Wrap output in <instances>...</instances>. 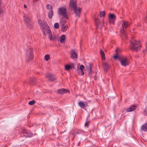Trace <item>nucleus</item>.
Returning a JSON list of instances; mask_svg holds the SVG:
<instances>
[{"mask_svg": "<svg viewBox=\"0 0 147 147\" xmlns=\"http://www.w3.org/2000/svg\"><path fill=\"white\" fill-rule=\"evenodd\" d=\"M32 2L34 4L37 3L39 2V0H32Z\"/></svg>", "mask_w": 147, "mask_h": 147, "instance_id": "obj_32", "label": "nucleus"}, {"mask_svg": "<svg viewBox=\"0 0 147 147\" xmlns=\"http://www.w3.org/2000/svg\"><path fill=\"white\" fill-rule=\"evenodd\" d=\"M129 23L127 22H124V21L123 22L122 27L123 29L122 30H121V32L123 34L126 39H127V36L124 28H127L129 26Z\"/></svg>", "mask_w": 147, "mask_h": 147, "instance_id": "obj_6", "label": "nucleus"}, {"mask_svg": "<svg viewBox=\"0 0 147 147\" xmlns=\"http://www.w3.org/2000/svg\"><path fill=\"white\" fill-rule=\"evenodd\" d=\"M105 11H103L102 12H100V16L101 17H103L105 16Z\"/></svg>", "mask_w": 147, "mask_h": 147, "instance_id": "obj_30", "label": "nucleus"}, {"mask_svg": "<svg viewBox=\"0 0 147 147\" xmlns=\"http://www.w3.org/2000/svg\"><path fill=\"white\" fill-rule=\"evenodd\" d=\"M65 39V36L64 35H62L61 37L60 41L61 43L64 42Z\"/></svg>", "mask_w": 147, "mask_h": 147, "instance_id": "obj_24", "label": "nucleus"}, {"mask_svg": "<svg viewBox=\"0 0 147 147\" xmlns=\"http://www.w3.org/2000/svg\"><path fill=\"white\" fill-rule=\"evenodd\" d=\"M144 114L147 115V107L146 108L144 112Z\"/></svg>", "mask_w": 147, "mask_h": 147, "instance_id": "obj_36", "label": "nucleus"}, {"mask_svg": "<svg viewBox=\"0 0 147 147\" xmlns=\"http://www.w3.org/2000/svg\"><path fill=\"white\" fill-rule=\"evenodd\" d=\"M69 7L71 10L75 12L77 16L79 18L81 9L80 7H77L76 1L74 0H70Z\"/></svg>", "mask_w": 147, "mask_h": 147, "instance_id": "obj_1", "label": "nucleus"}, {"mask_svg": "<svg viewBox=\"0 0 147 147\" xmlns=\"http://www.w3.org/2000/svg\"><path fill=\"white\" fill-rule=\"evenodd\" d=\"M87 123L86 122L85 124V125L86 126H87Z\"/></svg>", "mask_w": 147, "mask_h": 147, "instance_id": "obj_40", "label": "nucleus"}, {"mask_svg": "<svg viewBox=\"0 0 147 147\" xmlns=\"http://www.w3.org/2000/svg\"><path fill=\"white\" fill-rule=\"evenodd\" d=\"M95 21L96 27L99 28V29L101 30L102 27L104 25L103 22H100L98 19H95Z\"/></svg>", "mask_w": 147, "mask_h": 147, "instance_id": "obj_11", "label": "nucleus"}, {"mask_svg": "<svg viewBox=\"0 0 147 147\" xmlns=\"http://www.w3.org/2000/svg\"><path fill=\"white\" fill-rule=\"evenodd\" d=\"M109 21L112 24H113L114 22L116 19V16L114 14L111 13L109 15Z\"/></svg>", "mask_w": 147, "mask_h": 147, "instance_id": "obj_12", "label": "nucleus"}, {"mask_svg": "<svg viewBox=\"0 0 147 147\" xmlns=\"http://www.w3.org/2000/svg\"><path fill=\"white\" fill-rule=\"evenodd\" d=\"M45 76L51 81H53L55 80V78L54 76H52L50 73L46 74Z\"/></svg>", "mask_w": 147, "mask_h": 147, "instance_id": "obj_13", "label": "nucleus"}, {"mask_svg": "<svg viewBox=\"0 0 147 147\" xmlns=\"http://www.w3.org/2000/svg\"><path fill=\"white\" fill-rule=\"evenodd\" d=\"M102 64L104 71L105 72L107 71L111 67L110 64L107 62H103Z\"/></svg>", "mask_w": 147, "mask_h": 147, "instance_id": "obj_10", "label": "nucleus"}, {"mask_svg": "<svg viewBox=\"0 0 147 147\" xmlns=\"http://www.w3.org/2000/svg\"><path fill=\"white\" fill-rule=\"evenodd\" d=\"M26 54L27 57L28 58V61L32 60L33 57V54L32 53V48L31 47L27 49Z\"/></svg>", "mask_w": 147, "mask_h": 147, "instance_id": "obj_7", "label": "nucleus"}, {"mask_svg": "<svg viewBox=\"0 0 147 147\" xmlns=\"http://www.w3.org/2000/svg\"><path fill=\"white\" fill-rule=\"evenodd\" d=\"M68 92V90L64 88H61L59 89L57 93L60 94H63Z\"/></svg>", "mask_w": 147, "mask_h": 147, "instance_id": "obj_15", "label": "nucleus"}, {"mask_svg": "<svg viewBox=\"0 0 147 147\" xmlns=\"http://www.w3.org/2000/svg\"><path fill=\"white\" fill-rule=\"evenodd\" d=\"M46 7L47 9L50 10H53V7L52 6L49 4H47L46 6Z\"/></svg>", "mask_w": 147, "mask_h": 147, "instance_id": "obj_27", "label": "nucleus"}, {"mask_svg": "<svg viewBox=\"0 0 147 147\" xmlns=\"http://www.w3.org/2000/svg\"><path fill=\"white\" fill-rule=\"evenodd\" d=\"M82 131H75L74 132V133L73 134H76V133L77 134H79L81 133Z\"/></svg>", "mask_w": 147, "mask_h": 147, "instance_id": "obj_35", "label": "nucleus"}, {"mask_svg": "<svg viewBox=\"0 0 147 147\" xmlns=\"http://www.w3.org/2000/svg\"><path fill=\"white\" fill-rule=\"evenodd\" d=\"M65 70L67 71L69 70L72 68L71 66L69 65H65Z\"/></svg>", "mask_w": 147, "mask_h": 147, "instance_id": "obj_26", "label": "nucleus"}, {"mask_svg": "<svg viewBox=\"0 0 147 147\" xmlns=\"http://www.w3.org/2000/svg\"><path fill=\"white\" fill-rule=\"evenodd\" d=\"M136 107H137V106L136 105H133V106H131L127 108L126 110V111L127 112H131L134 110Z\"/></svg>", "mask_w": 147, "mask_h": 147, "instance_id": "obj_16", "label": "nucleus"}, {"mask_svg": "<svg viewBox=\"0 0 147 147\" xmlns=\"http://www.w3.org/2000/svg\"><path fill=\"white\" fill-rule=\"evenodd\" d=\"M84 69V67L83 65H81L80 67V69L81 70L79 74L80 75L83 76L84 74V72L83 70Z\"/></svg>", "mask_w": 147, "mask_h": 147, "instance_id": "obj_19", "label": "nucleus"}, {"mask_svg": "<svg viewBox=\"0 0 147 147\" xmlns=\"http://www.w3.org/2000/svg\"><path fill=\"white\" fill-rule=\"evenodd\" d=\"M1 0H0V14L2 12V6L1 5Z\"/></svg>", "mask_w": 147, "mask_h": 147, "instance_id": "obj_37", "label": "nucleus"}, {"mask_svg": "<svg viewBox=\"0 0 147 147\" xmlns=\"http://www.w3.org/2000/svg\"><path fill=\"white\" fill-rule=\"evenodd\" d=\"M61 26L62 27V31L63 32H65L67 30L68 28V26L67 25H62V24H61Z\"/></svg>", "mask_w": 147, "mask_h": 147, "instance_id": "obj_22", "label": "nucleus"}, {"mask_svg": "<svg viewBox=\"0 0 147 147\" xmlns=\"http://www.w3.org/2000/svg\"><path fill=\"white\" fill-rule=\"evenodd\" d=\"M78 105L81 108L84 109L86 106L87 104L86 102L84 103L80 101L79 102Z\"/></svg>", "mask_w": 147, "mask_h": 147, "instance_id": "obj_18", "label": "nucleus"}, {"mask_svg": "<svg viewBox=\"0 0 147 147\" xmlns=\"http://www.w3.org/2000/svg\"><path fill=\"white\" fill-rule=\"evenodd\" d=\"M115 59H117L118 58L119 56L118 55H115L113 57Z\"/></svg>", "mask_w": 147, "mask_h": 147, "instance_id": "obj_38", "label": "nucleus"}, {"mask_svg": "<svg viewBox=\"0 0 147 147\" xmlns=\"http://www.w3.org/2000/svg\"><path fill=\"white\" fill-rule=\"evenodd\" d=\"M53 15V10H51L48 14V16L49 19H51Z\"/></svg>", "mask_w": 147, "mask_h": 147, "instance_id": "obj_25", "label": "nucleus"}, {"mask_svg": "<svg viewBox=\"0 0 147 147\" xmlns=\"http://www.w3.org/2000/svg\"><path fill=\"white\" fill-rule=\"evenodd\" d=\"M48 30L47 32L46 31V30H45V32L46 33V35H44V36H46L47 33L49 35V39L50 40H53L52 36L51 34V31L49 30V28L48 29Z\"/></svg>", "mask_w": 147, "mask_h": 147, "instance_id": "obj_17", "label": "nucleus"}, {"mask_svg": "<svg viewBox=\"0 0 147 147\" xmlns=\"http://www.w3.org/2000/svg\"><path fill=\"white\" fill-rule=\"evenodd\" d=\"M50 59V55L49 54H47L45 55V60L47 61H48Z\"/></svg>", "mask_w": 147, "mask_h": 147, "instance_id": "obj_28", "label": "nucleus"}, {"mask_svg": "<svg viewBox=\"0 0 147 147\" xmlns=\"http://www.w3.org/2000/svg\"><path fill=\"white\" fill-rule=\"evenodd\" d=\"M21 131L24 136L26 138L30 137L33 136L32 134L30 131L23 129Z\"/></svg>", "mask_w": 147, "mask_h": 147, "instance_id": "obj_8", "label": "nucleus"}, {"mask_svg": "<svg viewBox=\"0 0 147 147\" xmlns=\"http://www.w3.org/2000/svg\"><path fill=\"white\" fill-rule=\"evenodd\" d=\"M130 48L132 51H137L139 50L141 47L139 41L133 39L132 41L130 42Z\"/></svg>", "mask_w": 147, "mask_h": 147, "instance_id": "obj_2", "label": "nucleus"}, {"mask_svg": "<svg viewBox=\"0 0 147 147\" xmlns=\"http://www.w3.org/2000/svg\"><path fill=\"white\" fill-rule=\"evenodd\" d=\"M54 27L56 29L59 28V24L58 23H55L54 25Z\"/></svg>", "mask_w": 147, "mask_h": 147, "instance_id": "obj_29", "label": "nucleus"}, {"mask_svg": "<svg viewBox=\"0 0 147 147\" xmlns=\"http://www.w3.org/2000/svg\"><path fill=\"white\" fill-rule=\"evenodd\" d=\"M86 68L89 71V73H90L91 71L90 64L89 63H87L86 65Z\"/></svg>", "mask_w": 147, "mask_h": 147, "instance_id": "obj_21", "label": "nucleus"}, {"mask_svg": "<svg viewBox=\"0 0 147 147\" xmlns=\"http://www.w3.org/2000/svg\"><path fill=\"white\" fill-rule=\"evenodd\" d=\"M65 21H63L62 22H61V24H62V25H65Z\"/></svg>", "mask_w": 147, "mask_h": 147, "instance_id": "obj_39", "label": "nucleus"}, {"mask_svg": "<svg viewBox=\"0 0 147 147\" xmlns=\"http://www.w3.org/2000/svg\"><path fill=\"white\" fill-rule=\"evenodd\" d=\"M24 10L26 11H27L28 10V8H27V6L26 4H24Z\"/></svg>", "mask_w": 147, "mask_h": 147, "instance_id": "obj_33", "label": "nucleus"}, {"mask_svg": "<svg viewBox=\"0 0 147 147\" xmlns=\"http://www.w3.org/2000/svg\"><path fill=\"white\" fill-rule=\"evenodd\" d=\"M146 23H147V16L146 17Z\"/></svg>", "mask_w": 147, "mask_h": 147, "instance_id": "obj_42", "label": "nucleus"}, {"mask_svg": "<svg viewBox=\"0 0 147 147\" xmlns=\"http://www.w3.org/2000/svg\"><path fill=\"white\" fill-rule=\"evenodd\" d=\"M142 129L144 131H147V123H144L142 127Z\"/></svg>", "mask_w": 147, "mask_h": 147, "instance_id": "obj_20", "label": "nucleus"}, {"mask_svg": "<svg viewBox=\"0 0 147 147\" xmlns=\"http://www.w3.org/2000/svg\"><path fill=\"white\" fill-rule=\"evenodd\" d=\"M35 81V79L34 78H31L30 80V83H31L32 82H34Z\"/></svg>", "mask_w": 147, "mask_h": 147, "instance_id": "obj_34", "label": "nucleus"}, {"mask_svg": "<svg viewBox=\"0 0 147 147\" xmlns=\"http://www.w3.org/2000/svg\"><path fill=\"white\" fill-rule=\"evenodd\" d=\"M71 58L73 59L76 58L77 57V55L76 52L74 50H72L71 52Z\"/></svg>", "mask_w": 147, "mask_h": 147, "instance_id": "obj_14", "label": "nucleus"}, {"mask_svg": "<svg viewBox=\"0 0 147 147\" xmlns=\"http://www.w3.org/2000/svg\"><path fill=\"white\" fill-rule=\"evenodd\" d=\"M100 53L102 59L104 60L105 59V54L103 51L102 49H100Z\"/></svg>", "mask_w": 147, "mask_h": 147, "instance_id": "obj_23", "label": "nucleus"}, {"mask_svg": "<svg viewBox=\"0 0 147 147\" xmlns=\"http://www.w3.org/2000/svg\"><path fill=\"white\" fill-rule=\"evenodd\" d=\"M71 65L72 66L74 65V63H71Z\"/></svg>", "mask_w": 147, "mask_h": 147, "instance_id": "obj_41", "label": "nucleus"}, {"mask_svg": "<svg viewBox=\"0 0 147 147\" xmlns=\"http://www.w3.org/2000/svg\"><path fill=\"white\" fill-rule=\"evenodd\" d=\"M29 13H24L23 16L24 20L25 25L29 28H30L32 27V23L30 18L28 16Z\"/></svg>", "mask_w": 147, "mask_h": 147, "instance_id": "obj_3", "label": "nucleus"}, {"mask_svg": "<svg viewBox=\"0 0 147 147\" xmlns=\"http://www.w3.org/2000/svg\"><path fill=\"white\" fill-rule=\"evenodd\" d=\"M38 22L40 26L43 34L44 35H46V33L45 32V30H46V31L47 32L49 31L48 29L49 28V27L47 25V23L45 22L42 23V21L40 20H38Z\"/></svg>", "mask_w": 147, "mask_h": 147, "instance_id": "obj_5", "label": "nucleus"}, {"mask_svg": "<svg viewBox=\"0 0 147 147\" xmlns=\"http://www.w3.org/2000/svg\"><path fill=\"white\" fill-rule=\"evenodd\" d=\"M35 102L34 100L31 101L29 102L28 104L31 105H32L34 104Z\"/></svg>", "mask_w": 147, "mask_h": 147, "instance_id": "obj_31", "label": "nucleus"}, {"mask_svg": "<svg viewBox=\"0 0 147 147\" xmlns=\"http://www.w3.org/2000/svg\"><path fill=\"white\" fill-rule=\"evenodd\" d=\"M120 60L121 65L124 66H125L129 64L128 61L126 57L122 58Z\"/></svg>", "mask_w": 147, "mask_h": 147, "instance_id": "obj_9", "label": "nucleus"}, {"mask_svg": "<svg viewBox=\"0 0 147 147\" xmlns=\"http://www.w3.org/2000/svg\"><path fill=\"white\" fill-rule=\"evenodd\" d=\"M57 12L59 14L63 16L65 18L67 19L68 18L67 10L65 6L58 8Z\"/></svg>", "mask_w": 147, "mask_h": 147, "instance_id": "obj_4", "label": "nucleus"}]
</instances>
